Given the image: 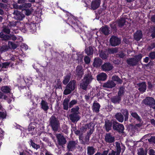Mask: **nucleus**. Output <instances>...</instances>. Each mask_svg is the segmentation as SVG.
<instances>
[{"instance_id": "f257e3e1", "label": "nucleus", "mask_w": 155, "mask_h": 155, "mask_svg": "<svg viewBox=\"0 0 155 155\" xmlns=\"http://www.w3.org/2000/svg\"><path fill=\"white\" fill-rule=\"evenodd\" d=\"M80 108L78 106H75L72 108L70 110L71 114L69 116V118L73 123L77 122L80 119L81 117L79 115L80 114Z\"/></svg>"}, {"instance_id": "f03ea898", "label": "nucleus", "mask_w": 155, "mask_h": 155, "mask_svg": "<svg viewBox=\"0 0 155 155\" xmlns=\"http://www.w3.org/2000/svg\"><path fill=\"white\" fill-rule=\"evenodd\" d=\"M142 57V54H139L137 55H135L133 58L127 59V63L130 66H135L138 64Z\"/></svg>"}, {"instance_id": "7ed1b4c3", "label": "nucleus", "mask_w": 155, "mask_h": 155, "mask_svg": "<svg viewBox=\"0 0 155 155\" xmlns=\"http://www.w3.org/2000/svg\"><path fill=\"white\" fill-rule=\"evenodd\" d=\"M49 125L51 127L53 130L57 131L60 126L59 121L57 118L54 116H52L49 119Z\"/></svg>"}, {"instance_id": "20e7f679", "label": "nucleus", "mask_w": 155, "mask_h": 155, "mask_svg": "<svg viewBox=\"0 0 155 155\" xmlns=\"http://www.w3.org/2000/svg\"><path fill=\"white\" fill-rule=\"evenodd\" d=\"M113 124V129L119 133L123 134L124 133V127L123 124H121L114 119Z\"/></svg>"}, {"instance_id": "39448f33", "label": "nucleus", "mask_w": 155, "mask_h": 155, "mask_svg": "<svg viewBox=\"0 0 155 155\" xmlns=\"http://www.w3.org/2000/svg\"><path fill=\"white\" fill-rule=\"evenodd\" d=\"M110 43L112 46H118L121 44V39L117 36L112 35L110 39Z\"/></svg>"}, {"instance_id": "423d86ee", "label": "nucleus", "mask_w": 155, "mask_h": 155, "mask_svg": "<svg viewBox=\"0 0 155 155\" xmlns=\"http://www.w3.org/2000/svg\"><path fill=\"white\" fill-rule=\"evenodd\" d=\"M55 136L57 138L58 144L59 145L63 147V145L66 143V140L62 134H56Z\"/></svg>"}, {"instance_id": "0eeeda50", "label": "nucleus", "mask_w": 155, "mask_h": 155, "mask_svg": "<svg viewBox=\"0 0 155 155\" xmlns=\"http://www.w3.org/2000/svg\"><path fill=\"white\" fill-rule=\"evenodd\" d=\"M142 103L144 104L145 105L151 107L155 105V100L152 97H147L143 100Z\"/></svg>"}, {"instance_id": "6e6552de", "label": "nucleus", "mask_w": 155, "mask_h": 155, "mask_svg": "<svg viewBox=\"0 0 155 155\" xmlns=\"http://www.w3.org/2000/svg\"><path fill=\"white\" fill-rule=\"evenodd\" d=\"M114 119H111L110 120L107 119L105 121V124L104 126V128L107 132H108L110 130H111L112 127H113V124Z\"/></svg>"}, {"instance_id": "1a4fd4ad", "label": "nucleus", "mask_w": 155, "mask_h": 155, "mask_svg": "<svg viewBox=\"0 0 155 155\" xmlns=\"http://www.w3.org/2000/svg\"><path fill=\"white\" fill-rule=\"evenodd\" d=\"M75 75L77 77V79L80 80L84 74V70L83 67L81 65H78L76 67Z\"/></svg>"}, {"instance_id": "9d476101", "label": "nucleus", "mask_w": 155, "mask_h": 155, "mask_svg": "<svg viewBox=\"0 0 155 155\" xmlns=\"http://www.w3.org/2000/svg\"><path fill=\"white\" fill-rule=\"evenodd\" d=\"M113 68V65L109 62L105 63L101 66V69L104 71L108 72L111 70Z\"/></svg>"}, {"instance_id": "9b49d317", "label": "nucleus", "mask_w": 155, "mask_h": 155, "mask_svg": "<svg viewBox=\"0 0 155 155\" xmlns=\"http://www.w3.org/2000/svg\"><path fill=\"white\" fill-rule=\"evenodd\" d=\"M78 143L77 141H69L67 145L68 151L69 152L72 151L74 149H75L76 148V145Z\"/></svg>"}, {"instance_id": "f8f14e48", "label": "nucleus", "mask_w": 155, "mask_h": 155, "mask_svg": "<svg viewBox=\"0 0 155 155\" xmlns=\"http://www.w3.org/2000/svg\"><path fill=\"white\" fill-rule=\"evenodd\" d=\"M143 36L142 31L140 30H137L134 34V39L137 41H138L143 38Z\"/></svg>"}, {"instance_id": "ddd939ff", "label": "nucleus", "mask_w": 155, "mask_h": 155, "mask_svg": "<svg viewBox=\"0 0 155 155\" xmlns=\"http://www.w3.org/2000/svg\"><path fill=\"white\" fill-rule=\"evenodd\" d=\"M116 84L112 80H108L106 82L104 83L102 85L103 87L108 88H112L116 86Z\"/></svg>"}, {"instance_id": "4468645a", "label": "nucleus", "mask_w": 155, "mask_h": 155, "mask_svg": "<svg viewBox=\"0 0 155 155\" xmlns=\"http://www.w3.org/2000/svg\"><path fill=\"white\" fill-rule=\"evenodd\" d=\"M13 14L15 15L14 18L18 20H21L23 18L25 17V15L21 12L18 11V10L14 11L13 13Z\"/></svg>"}, {"instance_id": "2eb2a0df", "label": "nucleus", "mask_w": 155, "mask_h": 155, "mask_svg": "<svg viewBox=\"0 0 155 155\" xmlns=\"http://www.w3.org/2000/svg\"><path fill=\"white\" fill-rule=\"evenodd\" d=\"M102 60L99 57H96L94 61L93 66L96 68H98L102 65Z\"/></svg>"}, {"instance_id": "dca6fc26", "label": "nucleus", "mask_w": 155, "mask_h": 155, "mask_svg": "<svg viewBox=\"0 0 155 155\" xmlns=\"http://www.w3.org/2000/svg\"><path fill=\"white\" fill-rule=\"evenodd\" d=\"M138 87V90L141 93L145 92L147 89L146 83L145 82H143L137 84Z\"/></svg>"}, {"instance_id": "f3484780", "label": "nucleus", "mask_w": 155, "mask_h": 155, "mask_svg": "<svg viewBox=\"0 0 155 155\" xmlns=\"http://www.w3.org/2000/svg\"><path fill=\"white\" fill-rule=\"evenodd\" d=\"M100 0H95L92 2L91 5V9L95 10L98 8L100 4Z\"/></svg>"}, {"instance_id": "a211bd4d", "label": "nucleus", "mask_w": 155, "mask_h": 155, "mask_svg": "<svg viewBox=\"0 0 155 155\" xmlns=\"http://www.w3.org/2000/svg\"><path fill=\"white\" fill-rule=\"evenodd\" d=\"M105 140L107 142L111 143L114 142L115 137L112 136L110 133H107L105 136Z\"/></svg>"}, {"instance_id": "6ab92c4d", "label": "nucleus", "mask_w": 155, "mask_h": 155, "mask_svg": "<svg viewBox=\"0 0 155 155\" xmlns=\"http://www.w3.org/2000/svg\"><path fill=\"white\" fill-rule=\"evenodd\" d=\"M126 19L127 18H120L116 21L119 27L122 28L125 25H126V22L128 23V22L126 20Z\"/></svg>"}, {"instance_id": "aec40b11", "label": "nucleus", "mask_w": 155, "mask_h": 155, "mask_svg": "<svg viewBox=\"0 0 155 155\" xmlns=\"http://www.w3.org/2000/svg\"><path fill=\"white\" fill-rule=\"evenodd\" d=\"M76 82L75 80H71L70 82L67 84L66 88L71 89V90L74 91L76 87Z\"/></svg>"}, {"instance_id": "412c9836", "label": "nucleus", "mask_w": 155, "mask_h": 155, "mask_svg": "<svg viewBox=\"0 0 155 155\" xmlns=\"http://www.w3.org/2000/svg\"><path fill=\"white\" fill-rule=\"evenodd\" d=\"M109 27L107 25L103 26L100 28V31L101 32L106 35H107L109 34Z\"/></svg>"}, {"instance_id": "4be33fe9", "label": "nucleus", "mask_w": 155, "mask_h": 155, "mask_svg": "<svg viewBox=\"0 0 155 155\" xmlns=\"http://www.w3.org/2000/svg\"><path fill=\"white\" fill-rule=\"evenodd\" d=\"M107 77V74L105 73H101L97 76V80L98 81H105Z\"/></svg>"}, {"instance_id": "5701e85b", "label": "nucleus", "mask_w": 155, "mask_h": 155, "mask_svg": "<svg viewBox=\"0 0 155 155\" xmlns=\"http://www.w3.org/2000/svg\"><path fill=\"white\" fill-rule=\"evenodd\" d=\"M121 97L118 95L114 96L111 98V102L115 104H119L121 101Z\"/></svg>"}, {"instance_id": "b1692460", "label": "nucleus", "mask_w": 155, "mask_h": 155, "mask_svg": "<svg viewBox=\"0 0 155 155\" xmlns=\"http://www.w3.org/2000/svg\"><path fill=\"white\" fill-rule=\"evenodd\" d=\"M93 79L91 73L90 72L88 71L87 74H85L84 77L83 79L89 83H90Z\"/></svg>"}, {"instance_id": "393cba45", "label": "nucleus", "mask_w": 155, "mask_h": 155, "mask_svg": "<svg viewBox=\"0 0 155 155\" xmlns=\"http://www.w3.org/2000/svg\"><path fill=\"white\" fill-rule=\"evenodd\" d=\"M114 117L120 122H122L124 120V116L121 113H117Z\"/></svg>"}, {"instance_id": "a878e982", "label": "nucleus", "mask_w": 155, "mask_h": 155, "mask_svg": "<svg viewBox=\"0 0 155 155\" xmlns=\"http://www.w3.org/2000/svg\"><path fill=\"white\" fill-rule=\"evenodd\" d=\"M48 103L45 101L42 100L41 103V108L45 111H47L49 109Z\"/></svg>"}, {"instance_id": "bb28decb", "label": "nucleus", "mask_w": 155, "mask_h": 155, "mask_svg": "<svg viewBox=\"0 0 155 155\" xmlns=\"http://www.w3.org/2000/svg\"><path fill=\"white\" fill-rule=\"evenodd\" d=\"M85 52L87 55H92L94 52V49L92 46H90L88 48H86L85 49Z\"/></svg>"}, {"instance_id": "cd10ccee", "label": "nucleus", "mask_w": 155, "mask_h": 155, "mask_svg": "<svg viewBox=\"0 0 155 155\" xmlns=\"http://www.w3.org/2000/svg\"><path fill=\"white\" fill-rule=\"evenodd\" d=\"M0 38L2 39V40L5 41H7L11 39V36L9 35H5L2 32L0 33Z\"/></svg>"}, {"instance_id": "c85d7f7f", "label": "nucleus", "mask_w": 155, "mask_h": 155, "mask_svg": "<svg viewBox=\"0 0 155 155\" xmlns=\"http://www.w3.org/2000/svg\"><path fill=\"white\" fill-rule=\"evenodd\" d=\"M93 107L92 109L94 111L97 113L99 112L100 105L98 103L94 102L93 104Z\"/></svg>"}, {"instance_id": "c756f323", "label": "nucleus", "mask_w": 155, "mask_h": 155, "mask_svg": "<svg viewBox=\"0 0 155 155\" xmlns=\"http://www.w3.org/2000/svg\"><path fill=\"white\" fill-rule=\"evenodd\" d=\"M87 149L88 155H93L95 153L96 149L93 146L88 147Z\"/></svg>"}, {"instance_id": "7c9ffc66", "label": "nucleus", "mask_w": 155, "mask_h": 155, "mask_svg": "<svg viewBox=\"0 0 155 155\" xmlns=\"http://www.w3.org/2000/svg\"><path fill=\"white\" fill-rule=\"evenodd\" d=\"M121 113L124 116V121H126L128 120L129 116L128 111L126 109H122L120 110Z\"/></svg>"}, {"instance_id": "2f4dec72", "label": "nucleus", "mask_w": 155, "mask_h": 155, "mask_svg": "<svg viewBox=\"0 0 155 155\" xmlns=\"http://www.w3.org/2000/svg\"><path fill=\"white\" fill-rule=\"evenodd\" d=\"M89 83L83 80V81L80 84V86L83 90H86L87 87Z\"/></svg>"}, {"instance_id": "473e14b6", "label": "nucleus", "mask_w": 155, "mask_h": 155, "mask_svg": "<svg viewBox=\"0 0 155 155\" xmlns=\"http://www.w3.org/2000/svg\"><path fill=\"white\" fill-rule=\"evenodd\" d=\"M71 76V73L68 74L64 78V80L62 81V83L64 85L67 84L70 80V78Z\"/></svg>"}, {"instance_id": "72a5a7b5", "label": "nucleus", "mask_w": 155, "mask_h": 155, "mask_svg": "<svg viewBox=\"0 0 155 155\" xmlns=\"http://www.w3.org/2000/svg\"><path fill=\"white\" fill-rule=\"evenodd\" d=\"M70 101V99H69L65 98L64 101L63 103V109L64 110H68L69 107V103Z\"/></svg>"}, {"instance_id": "f704fd0d", "label": "nucleus", "mask_w": 155, "mask_h": 155, "mask_svg": "<svg viewBox=\"0 0 155 155\" xmlns=\"http://www.w3.org/2000/svg\"><path fill=\"white\" fill-rule=\"evenodd\" d=\"M106 51H104L101 50L99 52V56L103 59H105L107 58L108 55L106 54Z\"/></svg>"}, {"instance_id": "c9c22d12", "label": "nucleus", "mask_w": 155, "mask_h": 155, "mask_svg": "<svg viewBox=\"0 0 155 155\" xmlns=\"http://www.w3.org/2000/svg\"><path fill=\"white\" fill-rule=\"evenodd\" d=\"M117 21H114L110 24V26L111 30L115 32H116L117 30Z\"/></svg>"}, {"instance_id": "e433bc0d", "label": "nucleus", "mask_w": 155, "mask_h": 155, "mask_svg": "<svg viewBox=\"0 0 155 155\" xmlns=\"http://www.w3.org/2000/svg\"><path fill=\"white\" fill-rule=\"evenodd\" d=\"M115 144L117 150V151L116 152V155H120L121 149L120 143L118 142H115Z\"/></svg>"}, {"instance_id": "4c0bfd02", "label": "nucleus", "mask_w": 155, "mask_h": 155, "mask_svg": "<svg viewBox=\"0 0 155 155\" xmlns=\"http://www.w3.org/2000/svg\"><path fill=\"white\" fill-rule=\"evenodd\" d=\"M118 48L117 47L109 48L107 50L108 53L110 54L116 53L118 52Z\"/></svg>"}, {"instance_id": "58836bf2", "label": "nucleus", "mask_w": 155, "mask_h": 155, "mask_svg": "<svg viewBox=\"0 0 155 155\" xmlns=\"http://www.w3.org/2000/svg\"><path fill=\"white\" fill-rule=\"evenodd\" d=\"M112 81H117L118 83L121 84L123 82V81L117 76H113L112 78Z\"/></svg>"}, {"instance_id": "ea45409f", "label": "nucleus", "mask_w": 155, "mask_h": 155, "mask_svg": "<svg viewBox=\"0 0 155 155\" xmlns=\"http://www.w3.org/2000/svg\"><path fill=\"white\" fill-rule=\"evenodd\" d=\"M126 54H125L123 51H121L119 53L117 54V57L120 58L124 59L126 58Z\"/></svg>"}, {"instance_id": "a19ab883", "label": "nucleus", "mask_w": 155, "mask_h": 155, "mask_svg": "<svg viewBox=\"0 0 155 155\" xmlns=\"http://www.w3.org/2000/svg\"><path fill=\"white\" fill-rule=\"evenodd\" d=\"M124 87H121L120 88L118 91L117 94L118 96L121 97L124 94Z\"/></svg>"}, {"instance_id": "79ce46f5", "label": "nucleus", "mask_w": 155, "mask_h": 155, "mask_svg": "<svg viewBox=\"0 0 155 155\" xmlns=\"http://www.w3.org/2000/svg\"><path fill=\"white\" fill-rule=\"evenodd\" d=\"M2 32L7 34H10V29L9 28V25L3 26L2 27Z\"/></svg>"}, {"instance_id": "37998d69", "label": "nucleus", "mask_w": 155, "mask_h": 155, "mask_svg": "<svg viewBox=\"0 0 155 155\" xmlns=\"http://www.w3.org/2000/svg\"><path fill=\"white\" fill-rule=\"evenodd\" d=\"M1 90L4 93H10V89L8 87L6 86L2 87L1 88Z\"/></svg>"}, {"instance_id": "c03bdc74", "label": "nucleus", "mask_w": 155, "mask_h": 155, "mask_svg": "<svg viewBox=\"0 0 155 155\" xmlns=\"http://www.w3.org/2000/svg\"><path fill=\"white\" fill-rule=\"evenodd\" d=\"M131 115L133 117L135 118L137 121H139L140 122H141V119H140V117L136 113L132 112L131 113Z\"/></svg>"}, {"instance_id": "a18cd8bd", "label": "nucleus", "mask_w": 155, "mask_h": 155, "mask_svg": "<svg viewBox=\"0 0 155 155\" xmlns=\"http://www.w3.org/2000/svg\"><path fill=\"white\" fill-rule=\"evenodd\" d=\"M147 153V150L144 152L143 149V148H139L138 150L137 154L138 155H146Z\"/></svg>"}, {"instance_id": "49530a36", "label": "nucleus", "mask_w": 155, "mask_h": 155, "mask_svg": "<svg viewBox=\"0 0 155 155\" xmlns=\"http://www.w3.org/2000/svg\"><path fill=\"white\" fill-rule=\"evenodd\" d=\"M78 102L77 100H73L69 103V108L72 107L73 106L77 104Z\"/></svg>"}, {"instance_id": "de8ad7c7", "label": "nucleus", "mask_w": 155, "mask_h": 155, "mask_svg": "<svg viewBox=\"0 0 155 155\" xmlns=\"http://www.w3.org/2000/svg\"><path fill=\"white\" fill-rule=\"evenodd\" d=\"M30 142L31 143L30 145H31L33 148L36 150L40 148V147L39 145L33 142L31 139L30 140Z\"/></svg>"}, {"instance_id": "09e8293b", "label": "nucleus", "mask_w": 155, "mask_h": 155, "mask_svg": "<svg viewBox=\"0 0 155 155\" xmlns=\"http://www.w3.org/2000/svg\"><path fill=\"white\" fill-rule=\"evenodd\" d=\"M22 4V5L19 8L20 9L23 8H30L31 6V4L30 3H24Z\"/></svg>"}, {"instance_id": "8fccbe9b", "label": "nucleus", "mask_w": 155, "mask_h": 155, "mask_svg": "<svg viewBox=\"0 0 155 155\" xmlns=\"http://www.w3.org/2000/svg\"><path fill=\"white\" fill-rule=\"evenodd\" d=\"M8 45L9 47L11 46L12 49L13 50L15 49L17 47V45L16 44L13 43L10 41H8Z\"/></svg>"}, {"instance_id": "3c124183", "label": "nucleus", "mask_w": 155, "mask_h": 155, "mask_svg": "<svg viewBox=\"0 0 155 155\" xmlns=\"http://www.w3.org/2000/svg\"><path fill=\"white\" fill-rule=\"evenodd\" d=\"M147 84L148 85V89L151 91H153V88L154 86V84H153L151 82L149 81L148 82Z\"/></svg>"}, {"instance_id": "603ef678", "label": "nucleus", "mask_w": 155, "mask_h": 155, "mask_svg": "<svg viewBox=\"0 0 155 155\" xmlns=\"http://www.w3.org/2000/svg\"><path fill=\"white\" fill-rule=\"evenodd\" d=\"M77 60L78 64H81L83 62V56L81 54H79L78 56Z\"/></svg>"}, {"instance_id": "864d4df0", "label": "nucleus", "mask_w": 155, "mask_h": 155, "mask_svg": "<svg viewBox=\"0 0 155 155\" xmlns=\"http://www.w3.org/2000/svg\"><path fill=\"white\" fill-rule=\"evenodd\" d=\"M8 49V46L7 45H3L0 49V51L2 52L6 51Z\"/></svg>"}, {"instance_id": "5fc2aeb1", "label": "nucleus", "mask_w": 155, "mask_h": 155, "mask_svg": "<svg viewBox=\"0 0 155 155\" xmlns=\"http://www.w3.org/2000/svg\"><path fill=\"white\" fill-rule=\"evenodd\" d=\"M94 125L93 127L92 128H90L89 132L87 133V136L88 137V140H89L90 136L92 134L93 132V131L94 130Z\"/></svg>"}, {"instance_id": "6e6d98bb", "label": "nucleus", "mask_w": 155, "mask_h": 155, "mask_svg": "<svg viewBox=\"0 0 155 155\" xmlns=\"http://www.w3.org/2000/svg\"><path fill=\"white\" fill-rule=\"evenodd\" d=\"M72 91L71 89L66 88L64 91V94L65 95H68L70 94Z\"/></svg>"}, {"instance_id": "4d7b16f0", "label": "nucleus", "mask_w": 155, "mask_h": 155, "mask_svg": "<svg viewBox=\"0 0 155 155\" xmlns=\"http://www.w3.org/2000/svg\"><path fill=\"white\" fill-rule=\"evenodd\" d=\"M84 61L87 64H89L91 61V58L88 56H86L84 58Z\"/></svg>"}, {"instance_id": "13d9d810", "label": "nucleus", "mask_w": 155, "mask_h": 155, "mask_svg": "<svg viewBox=\"0 0 155 155\" xmlns=\"http://www.w3.org/2000/svg\"><path fill=\"white\" fill-rule=\"evenodd\" d=\"M149 57L152 59H155V51L150 52L149 54Z\"/></svg>"}, {"instance_id": "bf43d9fd", "label": "nucleus", "mask_w": 155, "mask_h": 155, "mask_svg": "<svg viewBox=\"0 0 155 155\" xmlns=\"http://www.w3.org/2000/svg\"><path fill=\"white\" fill-rule=\"evenodd\" d=\"M87 126H86L85 125L84 126H82L80 128V130L81 131V133L83 132H85L87 129V127H88Z\"/></svg>"}, {"instance_id": "052dcab7", "label": "nucleus", "mask_w": 155, "mask_h": 155, "mask_svg": "<svg viewBox=\"0 0 155 155\" xmlns=\"http://www.w3.org/2000/svg\"><path fill=\"white\" fill-rule=\"evenodd\" d=\"M106 7H104V8H100L98 11L97 14H99V15H101V16H103L104 15L103 14L101 15L102 12L103 11H104L106 9Z\"/></svg>"}, {"instance_id": "680f3d73", "label": "nucleus", "mask_w": 155, "mask_h": 155, "mask_svg": "<svg viewBox=\"0 0 155 155\" xmlns=\"http://www.w3.org/2000/svg\"><path fill=\"white\" fill-rule=\"evenodd\" d=\"M150 143H155V136H151L150 138L148 140Z\"/></svg>"}, {"instance_id": "e2e57ef3", "label": "nucleus", "mask_w": 155, "mask_h": 155, "mask_svg": "<svg viewBox=\"0 0 155 155\" xmlns=\"http://www.w3.org/2000/svg\"><path fill=\"white\" fill-rule=\"evenodd\" d=\"M134 126L131 124H130L129 125H127V130L128 131H130L132 130L134 128Z\"/></svg>"}, {"instance_id": "0e129e2a", "label": "nucleus", "mask_w": 155, "mask_h": 155, "mask_svg": "<svg viewBox=\"0 0 155 155\" xmlns=\"http://www.w3.org/2000/svg\"><path fill=\"white\" fill-rule=\"evenodd\" d=\"M6 116V113L4 112L0 111V118L4 119L5 118Z\"/></svg>"}, {"instance_id": "69168bd1", "label": "nucleus", "mask_w": 155, "mask_h": 155, "mask_svg": "<svg viewBox=\"0 0 155 155\" xmlns=\"http://www.w3.org/2000/svg\"><path fill=\"white\" fill-rule=\"evenodd\" d=\"M152 33L151 34L150 36L153 38H155V25L152 27Z\"/></svg>"}, {"instance_id": "338daca9", "label": "nucleus", "mask_w": 155, "mask_h": 155, "mask_svg": "<svg viewBox=\"0 0 155 155\" xmlns=\"http://www.w3.org/2000/svg\"><path fill=\"white\" fill-rule=\"evenodd\" d=\"M10 64V63L8 62H6L4 63H3L2 64L1 67L2 68H6L8 67Z\"/></svg>"}, {"instance_id": "774afa93", "label": "nucleus", "mask_w": 155, "mask_h": 155, "mask_svg": "<svg viewBox=\"0 0 155 155\" xmlns=\"http://www.w3.org/2000/svg\"><path fill=\"white\" fill-rule=\"evenodd\" d=\"M155 48V43H152L149 46L148 48L150 50H151Z\"/></svg>"}]
</instances>
